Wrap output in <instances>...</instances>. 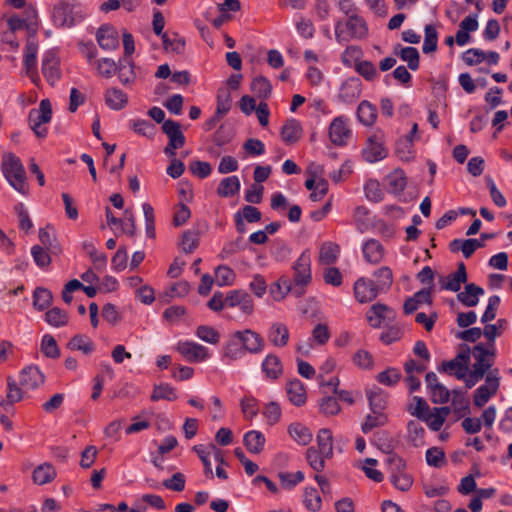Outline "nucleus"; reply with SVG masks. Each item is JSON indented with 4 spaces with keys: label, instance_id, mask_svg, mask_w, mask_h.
<instances>
[{
    "label": "nucleus",
    "instance_id": "1",
    "mask_svg": "<svg viewBox=\"0 0 512 512\" xmlns=\"http://www.w3.org/2000/svg\"><path fill=\"white\" fill-rule=\"evenodd\" d=\"M293 281L287 278H281L276 284L279 289V295H274L276 300L284 298L286 294L292 292L296 296L304 294V287L311 282V258L307 251L302 252L294 266Z\"/></svg>",
    "mask_w": 512,
    "mask_h": 512
},
{
    "label": "nucleus",
    "instance_id": "2",
    "mask_svg": "<svg viewBox=\"0 0 512 512\" xmlns=\"http://www.w3.org/2000/svg\"><path fill=\"white\" fill-rule=\"evenodd\" d=\"M1 169L8 183L19 193L26 195V173L20 158L13 153L4 154Z\"/></svg>",
    "mask_w": 512,
    "mask_h": 512
},
{
    "label": "nucleus",
    "instance_id": "3",
    "mask_svg": "<svg viewBox=\"0 0 512 512\" xmlns=\"http://www.w3.org/2000/svg\"><path fill=\"white\" fill-rule=\"evenodd\" d=\"M368 35L365 20L357 15H350L347 20H337L335 23V38L338 43H346L352 39L361 40Z\"/></svg>",
    "mask_w": 512,
    "mask_h": 512
},
{
    "label": "nucleus",
    "instance_id": "4",
    "mask_svg": "<svg viewBox=\"0 0 512 512\" xmlns=\"http://www.w3.org/2000/svg\"><path fill=\"white\" fill-rule=\"evenodd\" d=\"M488 355H494V353L486 349L483 344H478L474 347L473 356L476 361L473 364L472 370L469 372L467 371L465 378L462 379L464 380L467 388L475 386L492 366V362L487 359Z\"/></svg>",
    "mask_w": 512,
    "mask_h": 512
},
{
    "label": "nucleus",
    "instance_id": "5",
    "mask_svg": "<svg viewBox=\"0 0 512 512\" xmlns=\"http://www.w3.org/2000/svg\"><path fill=\"white\" fill-rule=\"evenodd\" d=\"M52 119V107L48 99L40 101L39 107L31 109L28 115L29 126L38 138H45L48 130L46 124Z\"/></svg>",
    "mask_w": 512,
    "mask_h": 512
},
{
    "label": "nucleus",
    "instance_id": "6",
    "mask_svg": "<svg viewBox=\"0 0 512 512\" xmlns=\"http://www.w3.org/2000/svg\"><path fill=\"white\" fill-rule=\"evenodd\" d=\"M388 464L390 470V482L393 486L402 491H408L413 484L412 476L406 471V464L404 460L395 454L388 457Z\"/></svg>",
    "mask_w": 512,
    "mask_h": 512
},
{
    "label": "nucleus",
    "instance_id": "7",
    "mask_svg": "<svg viewBox=\"0 0 512 512\" xmlns=\"http://www.w3.org/2000/svg\"><path fill=\"white\" fill-rule=\"evenodd\" d=\"M174 349L189 363H202L211 357L207 347L192 340H180Z\"/></svg>",
    "mask_w": 512,
    "mask_h": 512
},
{
    "label": "nucleus",
    "instance_id": "8",
    "mask_svg": "<svg viewBox=\"0 0 512 512\" xmlns=\"http://www.w3.org/2000/svg\"><path fill=\"white\" fill-rule=\"evenodd\" d=\"M77 8L76 5L66 2L55 5L52 13L54 24L59 27H71L76 22L81 21L84 15L80 14Z\"/></svg>",
    "mask_w": 512,
    "mask_h": 512
},
{
    "label": "nucleus",
    "instance_id": "9",
    "mask_svg": "<svg viewBox=\"0 0 512 512\" xmlns=\"http://www.w3.org/2000/svg\"><path fill=\"white\" fill-rule=\"evenodd\" d=\"M499 371L494 369L486 376L485 384L479 386L474 393V405L483 407L496 394L499 388Z\"/></svg>",
    "mask_w": 512,
    "mask_h": 512
},
{
    "label": "nucleus",
    "instance_id": "10",
    "mask_svg": "<svg viewBox=\"0 0 512 512\" xmlns=\"http://www.w3.org/2000/svg\"><path fill=\"white\" fill-rule=\"evenodd\" d=\"M352 136V131L345 116L335 117L329 125V138L336 146L347 145Z\"/></svg>",
    "mask_w": 512,
    "mask_h": 512
},
{
    "label": "nucleus",
    "instance_id": "11",
    "mask_svg": "<svg viewBox=\"0 0 512 512\" xmlns=\"http://www.w3.org/2000/svg\"><path fill=\"white\" fill-rule=\"evenodd\" d=\"M236 337L240 339L244 353L259 354L264 350L265 342L263 337L251 330L236 331Z\"/></svg>",
    "mask_w": 512,
    "mask_h": 512
},
{
    "label": "nucleus",
    "instance_id": "12",
    "mask_svg": "<svg viewBox=\"0 0 512 512\" xmlns=\"http://www.w3.org/2000/svg\"><path fill=\"white\" fill-rule=\"evenodd\" d=\"M42 73L51 85H54L60 79V61L55 51L49 50L43 54Z\"/></svg>",
    "mask_w": 512,
    "mask_h": 512
},
{
    "label": "nucleus",
    "instance_id": "13",
    "mask_svg": "<svg viewBox=\"0 0 512 512\" xmlns=\"http://www.w3.org/2000/svg\"><path fill=\"white\" fill-rule=\"evenodd\" d=\"M381 291L378 290L375 282L367 278H359L354 283V296L359 303L373 301Z\"/></svg>",
    "mask_w": 512,
    "mask_h": 512
},
{
    "label": "nucleus",
    "instance_id": "14",
    "mask_svg": "<svg viewBox=\"0 0 512 512\" xmlns=\"http://www.w3.org/2000/svg\"><path fill=\"white\" fill-rule=\"evenodd\" d=\"M329 339L330 332L327 325L319 323L312 330L310 342L300 343L297 346V352L303 356H308L310 353V349L313 347L312 343L322 346L325 345Z\"/></svg>",
    "mask_w": 512,
    "mask_h": 512
},
{
    "label": "nucleus",
    "instance_id": "15",
    "mask_svg": "<svg viewBox=\"0 0 512 512\" xmlns=\"http://www.w3.org/2000/svg\"><path fill=\"white\" fill-rule=\"evenodd\" d=\"M37 53L38 44L35 40L28 39L24 49L23 66L26 74L36 82L39 79L37 74Z\"/></svg>",
    "mask_w": 512,
    "mask_h": 512
},
{
    "label": "nucleus",
    "instance_id": "16",
    "mask_svg": "<svg viewBox=\"0 0 512 512\" xmlns=\"http://www.w3.org/2000/svg\"><path fill=\"white\" fill-rule=\"evenodd\" d=\"M44 383V375L37 366L24 368L19 376V384L28 392L39 388Z\"/></svg>",
    "mask_w": 512,
    "mask_h": 512
},
{
    "label": "nucleus",
    "instance_id": "17",
    "mask_svg": "<svg viewBox=\"0 0 512 512\" xmlns=\"http://www.w3.org/2000/svg\"><path fill=\"white\" fill-rule=\"evenodd\" d=\"M394 316V311L390 307L378 303L368 310L367 321L371 327L379 328L386 320L394 319Z\"/></svg>",
    "mask_w": 512,
    "mask_h": 512
},
{
    "label": "nucleus",
    "instance_id": "18",
    "mask_svg": "<svg viewBox=\"0 0 512 512\" xmlns=\"http://www.w3.org/2000/svg\"><path fill=\"white\" fill-rule=\"evenodd\" d=\"M361 91V80L358 77H351L342 83L338 96L345 103H353L360 97Z\"/></svg>",
    "mask_w": 512,
    "mask_h": 512
},
{
    "label": "nucleus",
    "instance_id": "19",
    "mask_svg": "<svg viewBox=\"0 0 512 512\" xmlns=\"http://www.w3.org/2000/svg\"><path fill=\"white\" fill-rule=\"evenodd\" d=\"M365 161L375 163L384 159L387 155L386 149L383 147L381 140L377 136L370 137L362 150Z\"/></svg>",
    "mask_w": 512,
    "mask_h": 512
},
{
    "label": "nucleus",
    "instance_id": "20",
    "mask_svg": "<svg viewBox=\"0 0 512 512\" xmlns=\"http://www.w3.org/2000/svg\"><path fill=\"white\" fill-rule=\"evenodd\" d=\"M99 46L106 51H111L119 46L117 31L108 25L101 26L96 34Z\"/></svg>",
    "mask_w": 512,
    "mask_h": 512
},
{
    "label": "nucleus",
    "instance_id": "21",
    "mask_svg": "<svg viewBox=\"0 0 512 512\" xmlns=\"http://www.w3.org/2000/svg\"><path fill=\"white\" fill-rule=\"evenodd\" d=\"M286 394L289 401L295 406H302L306 403L307 393L304 384L297 378L286 384Z\"/></svg>",
    "mask_w": 512,
    "mask_h": 512
},
{
    "label": "nucleus",
    "instance_id": "22",
    "mask_svg": "<svg viewBox=\"0 0 512 512\" xmlns=\"http://www.w3.org/2000/svg\"><path fill=\"white\" fill-rule=\"evenodd\" d=\"M244 356L245 353L241 341L236 337V332H234L223 347L222 360L232 362L239 360Z\"/></svg>",
    "mask_w": 512,
    "mask_h": 512
},
{
    "label": "nucleus",
    "instance_id": "23",
    "mask_svg": "<svg viewBox=\"0 0 512 512\" xmlns=\"http://www.w3.org/2000/svg\"><path fill=\"white\" fill-rule=\"evenodd\" d=\"M288 327L280 322L273 323L268 330V340L275 347H284L289 341Z\"/></svg>",
    "mask_w": 512,
    "mask_h": 512
},
{
    "label": "nucleus",
    "instance_id": "24",
    "mask_svg": "<svg viewBox=\"0 0 512 512\" xmlns=\"http://www.w3.org/2000/svg\"><path fill=\"white\" fill-rule=\"evenodd\" d=\"M362 252L367 262L378 264L384 257V248L376 239L367 240L362 246Z\"/></svg>",
    "mask_w": 512,
    "mask_h": 512
},
{
    "label": "nucleus",
    "instance_id": "25",
    "mask_svg": "<svg viewBox=\"0 0 512 512\" xmlns=\"http://www.w3.org/2000/svg\"><path fill=\"white\" fill-rule=\"evenodd\" d=\"M467 281L466 267L464 263H459L457 270L448 275L442 284V288L452 292H458L461 285Z\"/></svg>",
    "mask_w": 512,
    "mask_h": 512
},
{
    "label": "nucleus",
    "instance_id": "26",
    "mask_svg": "<svg viewBox=\"0 0 512 512\" xmlns=\"http://www.w3.org/2000/svg\"><path fill=\"white\" fill-rule=\"evenodd\" d=\"M7 396L6 400L0 397V405L3 406L6 403L14 404L21 401L24 396L28 393L23 386H21L13 377H7Z\"/></svg>",
    "mask_w": 512,
    "mask_h": 512
},
{
    "label": "nucleus",
    "instance_id": "27",
    "mask_svg": "<svg viewBox=\"0 0 512 512\" xmlns=\"http://www.w3.org/2000/svg\"><path fill=\"white\" fill-rule=\"evenodd\" d=\"M450 412L451 408L448 406L436 407L432 412L429 411L423 421L427 423L432 431H439Z\"/></svg>",
    "mask_w": 512,
    "mask_h": 512
},
{
    "label": "nucleus",
    "instance_id": "28",
    "mask_svg": "<svg viewBox=\"0 0 512 512\" xmlns=\"http://www.w3.org/2000/svg\"><path fill=\"white\" fill-rule=\"evenodd\" d=\"M484 294V289L473 283L466 284L464 291L457 295L458 300L467 307H474L479 302V296Z\"/></svg>",
    "mask_w": 512,
    "mask_h": 512
},
{
    "label": "nucleus",
    "instance_id": "29",
    "mask_svg": "<svg viewBox=\"0 0 512 512\" xmlns=\"http://www.w3.org/2000/svg\"><path fill=\"white\" fill-rule=\"evenodd\" d=\"M394 53L400 57V59L407 63L408 68L412 71H416L419 68L420 54L417 48L407 47H396Z\"/></svg>",
    "mask_w": 512,
    "mask_h": 512
},
{
    "label": "nucleus",
    "instance_id": "30",
    "mask_svg": "<svg viewBox=\"0 0 512 512\" xmlns=\"http://www.w3.org/2000/svg\"><path fill=\"white\" fill-rule=\"evenodd\" d=\"M265 441L264 434L258 430L248 431L243 437L244 445L253 454H259L263 450Z\"/></svg>",
    "mask_w": 512,
    "mask_h": 512
},
{
    "label": "nucleus",
    "instance_id": "31",
    "mask_svg": "<svg viewBox=\"0 0 512 512\" xmlns=\"http://www.w3.org/2000/svg\"><path fill=\"white\" fill-rule=\"evenodd\" d=\"M302 135V127L296 119H289L281 130V138L286 144L297 142Z\"/></svg>",
    "mask_w": 512,
    "mask_h": 512
},
{
    "label": "nucleus",
    "instance_id": "32",
    "mask_svg": "<svg viewBox=\"0 0 512 512\" xmlns=\"http://www.w3.org/2000/svg\"><path fill=\"white\" fill-rule=\"evenodd\" d=\"M105 102L110 109L118 111L126 106L128 97L118 88H109L105 93Z\"/></svg>",
    "mask_w": 512,
    "mask_h": 512
},
{
    "label": "nucleus",
    "instance_id": "33",
    "mask_svg": "<svg viewBox=\"0 0 512 512\" xmlns=\"http://www.w3.org/2000/svg\"><path fill=\"white\" fill-rule=\"evenodd\" d=\"M56 477V470L50 463H43L33 471V481L37 485H45L52 482Z\"/></svg>",
    "mask_w": 512,
    "mask_h": 512
},
{
    "label": "nucleus",
    "instance_id": "34",
    "mask_svg": "<svg viewBox=\"0 0 512 512\" xmlns=\"http://www.w3.org/2000/svg\"><path fill=\"white\" fill-rule=\"evenodd\" d=\"M262 370L270 379H277L283 372L282 363L275 354H268L262 362Z\"/></svg>",
    "mask_w": 512,
    "mask_h": 512
},
{
    "label": "nucleus",
    "instance_id": "35",
    "mask_svg": "<svg viewBox=\"0 0 512 512\" xmlns=\"http://www.w3.org/2000/svg\"><path fill=\"white\" fill-rule=\"evenodd\" d=\"M316 440L318 446L317 450L321 451L322 455L326 458H331L333 456V436L331 430L328 428L320 429Z\"/></svg>",
    "mask_w": 512,
    "mask_h": 512
},
{
    "label": "nucleus",
    "instance_id": "36",
    "mask_svg": "<svg viewBox=\"0 0 512 512\" xmlns=\"http://www.w3.org/2000/svg\"><path fill=\"white\" fill-rule=\"evenodd\" d=\"M358 120L365 126H371L377 118V109L370 102L364 100L357 108Z\"/></svg>",
    "mask_w": 512,
    "mask_h": 512
},
{
    "label": "nucleus",
    "instance_id": "37",
    "mask_svg": "<svg viewBox=\"0 0 512 512\" xmlns=\"http://www.w3.org/2000/svg\"><path fill=\"white\" fill-rule=\"evenodd\" d=\"M387 185L390 193L400 194L404 191L407 181L403 170L395 169L387 175Z\"/></svg>",
    "mask_w": 512,
    "mask_h": 512
},
{
    "label": "nucleus",
    "instance_id": "38",
    "mask_svg": "<svg viewBox=\"0 0 512 512\" xmlns=\"http://www.w3.org/2000/svg\"><path fill=\"white\" fill-rule=\"evenodd\" d=\"M240 180L237 176H229L221 180L217 194L221 197H231L240 191Z\"/></svg>",
    "mask_w": 512,
    "mask_h": 512
},
{
    "label": "nucleus",
    "instance_id": "39",
    "mask_svg": "<svg viewBox=\"0 0 512 512\" xmlns=\"http://www.w3.org/2000/svg\"><path fill=\"white\" fill-rule=\"evenodd\" d=\"M339 253L340 248L337 244L325 242L320 248L319 262L323 265H331L337 261Z\"/></svg>",
    "mask_w": 512,
    "mask_h": 512
},
{
    "label": "nucleus",
    "instance_id": "40",
    "mask_svg": "<svg viewBox=\"0 0 512 512\" xmlns=\"http://www.w3.org/2000/svg\"><path fill=\"white\" fill-rule=\"evenodd\" d=\"M424 435H425V429L424 427L417 421L411 420L407 424V437L408 440L413 444L415 447L423 446L424 441Z\"/></svg>",
    "mask_w": 512,
    "mask_h": 512
},
{
    "label": "nucleus",
    "instance_id": "41",
    "mask_svg": "<svg viewBox=\"0 0 512 512\" xmlns=\"http://www.w3.org/2000/svg\"><path fill=\"white\" fill-rule=\"evenodd\" d=\"M288 433L297 443L307 445L312 440V433L301 423H292L288 427Z\"/></svg>",
    "mask_w": 512,
    "mask_h": 512
},
{
    "label": "nucleus",
    "instance_id": "42",
    "mask_svg": "<svg viewBox=\"0 0 512 512\" xmlns=\"http://www.w3.org/2000/svg\"><path fill=\"white\" fill-rule=\"evenodd\" d=\"M71 350L81 351L83 354H91L94 349L93 341L86 335L78 334L75 335L67 344Z\"/></svg>",
    "mask_w": 512,
    "mask_h": 512
},
{
    "label": "nucleus",
    "instance_id": "43",
    "mask_svg": "<svg viewBox=\"0 0 512 512\" xmlns=\"http://www.w3.org/2000/svg\"><path fill=\"white\" fill-rule=\"evenodd\" d=\"M367 398L371 412H383L386 408V395L380 388L367 391Z\"/></svg>",
    "mask_w": 512,
    "mask_h": 512
},
{
    "label": "nucleus",
    "instance_id": "44",
    "mask_svg": "<svg viewBox=\"0 0 512 512\" xmlns=\"http://www.w3.org/2000/svg\"><path fill=\"white\" fill-rule=\"evenodd\" d=\"M423 53L429 54L437 50L438 32L434 25L427 24L424 28Z\"/></svg>",
    "mask_w": 512,
    "mask_h": 512
},
{
    "label": "nucleus",
    "instance_id": "45",
    "mask_svg": "<svg viewBox=\"0 0 512 512\" xmlns=\"http://www.w3.org/2000/svg\"><path fill=\"white\" fill-rule=\"evenodd\" d=\"M118 77L123 85L131 84L136 79L133 64L127 57L123 58L118 67Z\"/></svg>",
    "mask_w": 512,
    "mask_h": 512
},
{
    "label": "nucleus",
    "instance_id": "46",
    "mask_svg": "<svg viewBox=\"0 0 512 512\" xmlns=\"http://www.w3.org/2000/svg\"><path fill=\"white\" fill-rule=\"evenodd\" d=\"M387 420V416L383 412H372L365 417L361 425V430L363 433L367 434L374 428L384 426Z\"/></svg>",
    "mask_w": 512,
    "mask_h": 512
},
{
    "label": "nucleus",
    "instance_id": "47",
    "mask_svg": "<svg viewBox=\"0 0 512 512\" xmlns=\"http://www.w3.org/2000/svg\"><path fill=\"white\" fill-rule=\"evenodd\" d=\"M375 285L381 293L386 292L393 282L392 271L389 267L383 266L374 272Z\"/></svg>",
    "mask_w": 512,
    "mask_h": 512
},
{
    "label": "nucleus",
    "instance_id": "48",
    "mask_svg": "<svg viewBox=\"0 0 512 512\" xmlns=\"http://www.w3.org/2000/svg\"><path fill=\"white\" fill-rule=\"evenodd\" d=\"M195 335L202 341L216 345L220 341V333L212 326L199 325L195 330Z\"/></svg>",
    "mask_w": 512,
    "mask_h": 512
},
{
    "label": "nucleus",
    "instance_id": "49",
    "mask_svg": "<svg viewBox=\"0 0 512 512\" xmlns=\"http://www.w3.org/2000/svg\"><path fill=\"white\" fill-rule=\"evenodd\" d=\"M39 240L44 248L51 253H58L60 251L59 244L57 243L53 234V229L50 226L39 230Z\"/></svg>",
    "mask_w": 512,
    "mask_h": 512
},
{
    "label": "nucleus",
    "instance_id": "50",
    "mask_svg": "<svg viewBox=\"0 0 512 512\" xmlns=\"http://www.w3.org/2000/svg\"><path fill=\"white\" fill-rule=\"evenodd\" d=\"M303 503L308 510L317 512L321 509L322 499L314 487H307L304 490Z\"/></svg>",
    "mask_w": 512,
    "mask_h": 512
},
{
    "label": "nucleus",
    "instance_id": "51",
    "mask_svg": "<svg viewBox=\"0 0 512 512\" xmlns=\"http://www.w3.org/2000/svg\"><path fill=\"white\" fill-rule=\"evenodd\" d=\"M468 367H463L460 363L456 362L454 359L449 361H444L438 367L439 372H444L449 375H455L457 379L462 380L465 378Z\"/></svg>",
    "mask_w": 512,
    "mask_h": 512
},
{
    "label": "nucleus",
    "instance_id": "52",
    "mask_svg": "<svg viewBox=\"0 0 512 512\" xmlns=\"http://www.w3.org/2000/svg\"><path fill=\"white\" fill-rule=\"evenodd\" d=\"M193 451L200 458L203 466L204 473L207 477H213L212 465L210 462L211 451L209 449V445L198 444L193 446Z\"/></svg>",
    "mask_w": 512,
    "mask_h": 512
},
{
    "label": "nucleus",
    "instance_id": "53",
    "mask_svg": "<svg viewBox=\"0 0 512 512\" xmlns=\"http://www.w3.org/2000/svg\"><path fill=\"white\" fill-rule=\"evenodd\" d=\"M306 459L310 467L316 471L321 472L325 468V456L322 455L321 451L315 447H309L306 451Z\"/></svg>",
    "mask_w": 512,
    "mask_h": 512
},
{
    "label": "nucleus",
    "instance_id": "54",
    "mask_svg": "<svg viewBox=\"0 0 512 512\" xmlns=\"http://www.w3.org/2000/svg\"><path fill=\"white\" fill-rule=\"evenodd\" d=\"M252 92L259 98H267L271 94L272 86L268 79L258 76L251 82Z\"/></svg>",
    "mask_w": 512,
    "mask_h": 512
},
{
    "label": "nucleus",
    "instance_id": "55",
    "mask_svg": "<svg viewBox=\"0 0 512 512\" xmlns=\"http://www.w3.org/2000/svg\"><path fill=\"white\" fill-rule=\"evenodd\" d=\"M133 131L146 138H153L156 134V127L148 120L138 119L131 121Z\"/></svg>",
    "mask_w": 512,
    "mask_h": 512
},
{
    "label": "nucleus",
    "instance_id": "56",
    "mask_svg": "<svg viewBox=\"0 0 512 512\" xmlns=\"http://www.w3.org/2000/svg\"><path fill=\"white\" fill-rule=\"evenodd\" d=\"M52 302V293L43 287H38L33 293V305L38 310L46 309Z\"/></svg>",
    "mask_w": 512,
    "mask_h": 512
},
{
    "label": "nucleus",
    "instance_id": "57",
    "mask_svg": "<svg viewBox=\"0 0 512 512\" xmlns=\"http://www.w3.org/2000/svg\"><path fill=\"white\" fill-rule=\"evenodd\" d=\"M412 400L413 403L408 407V412L423 421L430 411L428 403L419 396H414Z\"/></svg>",
    "mask_w": 512,
    "mask_h": 512
},
{
    "label": "nucleus",
    "instance_id": "58",
    "mask_svg": "<svg viewBox=\"0 0 512 512\" xmlns=\"http://www.w3.org/2000/svg\"><path fill=\"white\" fill-rule=\"evenodd\" d=\"M47 323L54 327L65 326L68 322L67 313L60 308L54 307L48 310L45 314Z\"/></svg>",
    "mask_w": 512,
    "mask_h": 512
},
{
    "label": "nucleus",
    "instance_id": "59",
    "mask_svg": "<svg viewBox=\"0 0 512 512\" xmlns=\"http://www.w3.org/2000/svg\"><path fill=\"white\" fill-rule=\"evenodd\" d=\"M84 250L90 256L95 267L99 270L104 269L107 265V257L104 253L99 252L91 242L83 244Z\"/></svg>",
    "mask_w": 512,
    "mask_h": 512
},
{
    "label": "nucleus",
    "instance_id": "60",
    "mask_svg": "<svg viewBox=\"0 0 512 512\" xmlns=\"http://www.w3.org/2000/svg\"><path fill=\"white\" fill-rule=\"evenodd\" d=\"M364 192L366 198L371 202H380L383 199L384 192L377 180L370 179L365 183Z\"/></svg>",
    "mask_w": 512,
    "mask_h": 512
},
{
    "label": "nucleus",
    "instance_id": "61",
    "mask_svg": "<svg viewBox=\"0 0 512 512\" xmlns=\"http://www.w3.org/2000/svg\"><path fill=\"white\" fill-rule=\"evenodd\" d=\"M215 277L218 286H229L234 282L235 273L230 267L220 265L215 270Z\"/></svg>",
    "mask_w": 512,
    "mask_h": 512
},
{
    "label": "nucleus",
    "instance_id": "62",
    "mask_svg": "<svg viewBox=\"0 0 512 512\" xmlns=\"http://www.w3.org/2000/svg\"><path fill=\"white\" fill-rule=\"evenodd\" d=\"M177 398L175 390L169 384H160L154 387L153 393L151 395V399L153 401H158L161 399L174 401Z\"/></svg>",
    "mask_w": 512,
    "mask_h": 512
},
{
    "label": "nucleus",
    "instance_id": "63",
    "mask_svg": "<svg viewBox=\"0 0 512 512\" xmlns=\"http://www.w3.org/2000/svg\"><path fill=\"white\" fill-rule=\"evenodd\" d=\"M14 211L18 217L20 229L28 233L33 227V222L29 216L27 208L20 202L15 205Z\"/></svg>",
    "mask_w": 512,
    "mask_h": 512
},
{
    "label": "nucleus",
    "instance_id": "64",
    "mask_svg": "<svg viewBox=\"0 0 512 512\" xmlns=\"http://www.w3.org/2000/svg\"><path fill=\"white\" fill-rule=\"evenodd\" d=\"M31 255L36 265L40 268L47 267L51 262L48 250L40 245H34L31 248Z\"/></svg>",
    "mask_w": 512,
    "mask_h": 512
}]
</instances>
